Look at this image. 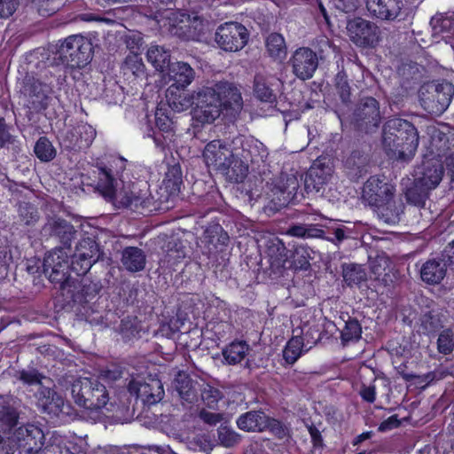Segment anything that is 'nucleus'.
<instances>
[{"label":"nucleus","instance_id":"f257e3e1","mask_svg":"<svg viewBox=\"0 0 454 454\" xmlns=\"http://www.w3.org/2000/svg\"><path fill=\"white\" fill-rule=\"evenodd\" d=\"M243 108V99L237 86L218 82L196 91L193 118L202 124L212 123L221 115L235 118Z\"/></svg>","mask_w":454,"mask_h":454},{"label":"nucleus","instance_id":"f03ea898","mask_svg":"<svg viewBox=\"0 0 454 454\" xmlns=\"http://www.w3.org/2000/svg\"><path fill=\"white\" fill-rule=\"evenodd\" d=\"M383 145L391 157L409 160L419 145L418 131L405 120L391 119L384 126Z\"/></svg>","mask_w":454,"mask_h":454},{"label":"nucleus","instance_id":"7ed1b4c3","mask_svg":"<svg viewBox=\"0 0 454 454\" xmlns=\"http://www.w3.org/2000/svg\"><path fill=\"white\" fill-rule=\"evenodd\" d=\"M98 186L102 191L103 195L108 199L114 200L121 206L129 207L132 210L145 213L151 211L153 199L146 190H137L134 185L132 189L117 190L116 181L110 170L106 168L98 169Z\"/></svg>","mask_w":454,"mask_h":454},{"label":"nucleus","instance_id":"20e7f679","mask_svg":"<svg viewBox=\"0 0 454 454\" xmlns=\"http://www.w3.org/2000/svg\"><path fill=\"white\" fill-rule=\"evenodd\" d=\"M394 192L395 187L378 176H371L364 184L363 191L364 197L371 205L380 209L381 218L387 224L397 223L400 214L403 212L401 205L399 208H395L394 211L389 210Z\"/></svg>","mask_w":454,"mask_h":454},{"label":"nucleus","instance_id":"39448f33","mask_svg":"<svg viewBox=\"0 0 454 454\" xmlns=\"http://www.w3.org/2000/svg\"><path fill=\"white\" fill-rule=\"evenodd\" d=\"M71 394L77 405L93 411L106 408L110 400L106 387L98 378L75 380L71 387Z\"/></svg>","mask_w":454,"mask_h":454},{"label":"nucleus","instance_id":"423d86ee","mask_svg":"<svg viewBox=\"0 0 454 454\" xmlns=\"http://www.w3.org/2000/svg\"><path fill=\"white\" fill-rule=\"evenodd\" d=\"M160 27L184 39L194 40L203 30V21L198 16H190L179 11L168 9L157 16Z\"/></svg>","mask_w":454,"mask_h":454},{"label":"nucleus","instance_id":"0eeeda50","mask_svg":"<svg viewBox=\"0 0 454 454\" xmlns=\"http://www.w3.org/2000/svg\"><path fill=\"white\" fill-rule=\"evenodd\" d=\"M56 55L67 67H82L92 59V43L82 35H72L60 42Z\"/></svg>","mask_w":454,"mask_h":454},{"label":"nucleus","instance_id":"6e6552de","mask_svg":"<svg viewBox=\"0 0 454 454\" xmlns=\"http://www.w3.org/2000/svg\"><path fill=\"white\" fill-rule=\"evenodd\" d=\"M233 144L240 145L233 148L236 159L233 166L234 182L239 183L247 174L248 162L256 161L258 158L262 159L266 155V150L261 142L252 137H237Z\"/></svg>","mask_w":454,"mask_h":454},{"label":"nucleus","instance_id":"1a4fd4ad","mask_svg":"<svg viewBox=\"0 0 454 454\" xmlns=\"http://www.w3.org/2000/svg\"><path fill=\"white\" fill-rule=\"evenodd\" d=\"M453 95L454 86L449 82L428 83L419 90L422 107L432 114H442L450 106Z\"/></svg>","mask_w":454,"mask_h":454},{"label":"nucleus","instance_id":"9d476101","mask_svg":"<svg viewBox=\"0 0 454 454\" xmlns=\"http://www.w3.org/2000/svg\"><path fill=\"white\" fill-rule=\"evenodd\" d=\"M202 156L207 167L221 170L234 180L233 166L236 159L233 148L231 149L221 140H213L206 145Z\"/></svg>","mask_w":454,"mask_h":454},{"label":"nucleus","instance_id":"9b49d317","mask_svg":"<svg viewBox=\"0 0 454 454\" xmlns=\"http://www.w3.org/2000/svg\"><path fill=\"white\" fill-rule=\"evenodd\" d=\"M347 33L349 39L362 48H375L380 41L379 27L364 19L355 18L347 23Z\"/></svg>","mask_w":454,"mask_h":454},{"label":"nucleus","instance_id":"f8f14e48","mask_svg":"<svg viewBox=\"0 0 454 454\" xmlns=\"http://www.w3.org/2000/svg\"><path fill=\"white\" fill-rule=\"evenodd\" d=\"M249 34L247 29L238 22H226L221 25L215 33V42L225 51H238L243 49Z\"/></svg>","mask_w":454,"mask_h":454},{"label":"nucleus","instance_id":"ddd939ff","mask_svg":"<svg viewBox=\"0 0 454 454\" xmlns=\"http://www.w3.org/2000/svg\"><path fill=\"white\" fill-rule=\"evenodd\" d=\"M21 454H35L43 445L44 433L35 424L27 423L15 429L12 433Z\"/></svg>","mask_w":454,"mask_h":454},{"label":"nucleus","instance_id":"4468645a","mask_svg":"<svg viewBox=\"0 0 454 454\" xmlns=\"http://www.w3.org/2000/svg\"><path fill=\"white\" fill-rule=\"evenodd\" d=\"M99 257V248L98 244L91 239H82L71 262V270L77 275H84L98 261Z\"/></svg>","mask_w":454,"mask_h":454},{"label":"nucleus","instance_id":"2eb2a0df","mask_svg":"<svg viewBox=\"0 0 454 454\" xmlns=\"http://www.w3.org/2000/svg\"><path fill=\"white\" fill-rule=\"evenodd\" d=\"M129 392L140 398L143 403L147 404H154L160 402L163 395L164 390L160 380L149 378L144 380L141 378L133 379L129 384Z\"/></svg>","mask_w":454,"mask_h":454},{"label":"nucleus","instance_id":"dca6fc26","mask_svg":"<svg viewBox=\"0 0 454 454\" xmlns=\"http://www.w3.org/2000/svg\"><path fill=\"white\" fill-rule=\"evenodd\" d=\"M67 257L63 248L55 249L45 256L43 270L51 282H61L67 278V271L71 269Z\"/></svg>","mask_w":454,"mask_h":454},{"label":"nucleus","instance_id":"f3484780","mask_svg":"<svg viewBox=\"0 0 454 454\" xmlns=\"http://www.w3.org/2000/svg\"><path fill=\"white\" fill-rule=\"evenodd\" d=\"M291 63L294 74L301 80H307L311 78L317 70L318 59L312 50L301 47L294 52Z\"/></svg>","mask_w":454,"mask_h":454},{"label":"nucleus","instance_id":"a211bd4d","mask_svg":"<svg viewBox=\"0 0 454 454\" xmlns=\"http://www.w3.org/2000/svg\"><path fill=\"white\" fill-rule=\"evenodd\" d=\"M380 106L373 98H365L362 100L355 113L356 125L366 132L372 131L380 122Z\"/></svg>","mask_w":454,"mask_h":454},{"label":"nucleus","instance_id":"6ab92c4d","mask_svg":"<svg viewBox=\"0 0 454 454\" xmlns=\"http://www.w3.org/2000/svg\"><path fill=\"white\" fill-rule=\"evenodd\" d=\"M443 172L442 164L438 159L426 160L416 171L415 180L417 184L429 192L438 186Z\"/></svg>","mask_w":454,"mask_h":454},{"label":"nucleus","instance_id":"aec40b11","mask_svg":"<svg viewBox=\"0 0 454 454\" xmlns=\"http://www.w3.org/2000/svg\"><path fill=\"white\" fill-rule=\"evenodd\" d=\"M333 173V168L329 163L321 159L316 160L310 167L304 181L305 189L308 192H319L325 184Z\"/></svg>","mask_w":454,"mask_h":454},{"label":"nucleus","instance_id":"412c9836","mask_svg":"<svg viewBox=\"0 0 454 454\" xmlns=\"http://www.w3.org/2000/svg\"><path fill=\"white\" fill-rule=\"evenodd\" d=\"M167 73L163 74L165 83L173 82L171 86L185 89L195 77V72L191 66L185 62L178 61L172 63L167 67Z\"/></svg>","mask_w":454,"mask_h":454},{"label":"nucleus","instance_id":"4be33fe9","mask_svg":"<svg viewBox=\"0 0 454 454\" xmlns=\"http://www.w3.org/2000/svg\"><path fill=\"white\" fill-rule=\"evenodd\" d=\"M366 8L371 15L383 20H395L403 8L401 0H367Z\"/></svg>","mask_w":454,"mask_h":454},{"label":"nucleus","instance_id":"5701e85b","mask_svg":"<svg viewBox=\"0 0 454 454\" xmlns=\"http://www.w3.org/2000/svg\"><path fill=\"white\" fill-rule=\"evenodd\" d=\"M37 403L43 411L52 416H59L63 412L65 406L64 399L60 395L42 386L37 391Z\"/></svg>","mask_w":454,"mask_h":454},{"label":"nucleus","instance_id":"b1692460","mask_svg":"<svg viewBox=\"0 0 454 454\" xmlns=\"http://www.w3.org/2000/svg\"><path fill=\"white\" fill-rule=\"evenodd\" d=\"M95 129L88 123H80L70 129L66 136L69 146L79 149L89 147L96 137Z\"/></svg>","mask_w":454,"mask_h":454},{"label":"nucleus","instance_id":"393cba45","mask_svg":"<svg viewBox=\"0 0 454 454\" xmlns=\"http://www.w3.org/2000/svg\"><path fill=\"white\" fill-rule=\"evenodd\" d=\"M196 91L194 93H187L184 89L169 86L167 90L166 98L168 106L175 112H184L192 106H195Z\"/></svg>","mask_w":454,"mask_h":454},{"label":"nucleus","instance_id":"a878e982","mask_svg":"<svg viewBox=\"0 0 454 454\" xmlns=\"http://www.w3.org/2000/svg\"><path fill=\"white\" fill-rule=\"evenodd\" d=\"M314 251L307 246H298L292 253L291 259L283 262L282 267L293 270H307L310 260L314 258Z\"/></svg>","mask_w":454,"mask_h":454},{"label":"nucleus","instance_id":"bb28decb","mask_svg":"<svg viewBox=\"0 0 454 454\" xmlns=\"http://www.w3.org/2000/svg\"><path fill=\"white\" fill-rule=\"evenodd\" d=\"M237 426L246 432H262L268 426V418L260 411H247L238 418Z\"/></svg>","mask_w":454,"mask_h":454},{"label":"nucleus","instance_id":"cd10ccee","mask_svg":"<svg viewBox=\"0 0 454 454\" xmlns=\"http://www.w3.org/2000/svg\"><path fill=\"white\" fill-rule=\"evenodd\" d=\"M317 342V338L312 337V340H307L304 342L299 334H294L287 342L283 356L288 364H294L301 356L302 353L309 350Z\"/></svg>","mask_w":454,"mask_h":454},{"label":"nucleus","instance_id":"c85d7f7f","mask_svg":"<svg viewBox=\"0 0 454 454\" xmlns=\"http://www.w3.org/2000/svg\"><path fill=\"white\" fill-rule=\"evenodd\" d=\"M145 262V254L138 247H129L122 251L121 262L128 271L137 272L144 270Z\"/></svg>","mask_w":454,"mask_h":454},{"label":"nucleus","instance_id":"c756f323","mask_svg":"<svg viewBox=\"0 0 454 454\" xmlns=\"http://www.w3.org/2000/svg\"><path fill=\"white\" fill-rule=\"evenodd\" d=\"M146 59L157 71L164 74L170 65V51L163 46L151 44L146 51Z\"/></svg>","mask_w":454,"mask_h":454},{"label":"nucleus","instance_id":"7c9ffc66","mask_svg":"<svg viewBox=\"0 0 454 454\" xmlns=\"http://www.w3.org/2000/svg\"><path fill=\"white\" fill-rule=\"evenodd\" d=\"M446 274V263L442 261L428 260L420 270L421 278L428 284H438Z\"/></svg>","mask_w":454,"mask_h":454},{"label":"nucleus","instance_id":"2f4dec72","mask_svg":"<svg viewBox=\"0 0 454 454\" xmlns=\"http://www.w3.org/2000/svg\"><path fill=\"white\" fill-rule=\"evenodd\" d=\"M45 231L58 237L64 245L69 244L75 233L73 225L59 218L50 220L45 226Z\"/></svg>","mask_w":454,"mask_h":454},{"label":"nucleus","instance_id":"473e14b6","mask_svg":"<svg viewBox=\"0 0 454 454\" xmlns=\"http://www.w3.org/2000/svg\"><path fill=\"white\" fill-rule=\"evenodd\" d=\"M431 25L434 34L447 33L442 39L449 43L454 51V15L436 16L431 20Z\"/></svg>","mask_w":454,"mask_h":454},{"label":"nucleus","instance_id":"72a5a7b5","mask_svg":"<svg viewBox=\"0 0 454 454\" xmlns=\"http://www.w3.org/2000/svg\"><path fill=\"white\" fill-rule=\"evenodd\" d=\"M273 77L256 74L254 77V96L262 102L273 103L276 96L270 88Z\"/></svg>","mask_w":454,"mask_h":454},{"label":"nucleus","instance_id":"f704fd0d","mask_svg":"<svg viewBox=\"0 0 454 454\" xmlns=\"http://www.w3.org/2000/svg\"><path fill=\"white\" fill-rule=\"evenodd\" d=\"M249 350L245 341H233L223 349V356L228 364H237L247 356Z\"/></svg>","mask_w":454,"mask_h":454},{"label":"nucleus","instance_id":"c9c22d12","mask_svg":"<svg viewBox=\"0 0 454 454\" xmlns=\"http://www.w3.org/2000/svg\"><path fill=\"white\" fill-rule=\"evenodd\" d=\"M174 384L184 401L192 403L195 399L196 387L187 374L179 372L175 379Z\"/></svg>","mask_w":454,"mask_h":454},{"label":"nucleus","instance_id":"e433bc0d","mask_svg":"<svg viewBox=\"0 0 454 454\" xmlns=\"http://www.w3.org/2000/svg\"><path fill=\"white\" fill-rule=\"evenodd\" d=\"M266 49L270 57L276 59H284L286 56L287 49L285 38L282 35L272 33L266 38Z\"/></svg>","mask_w":454,"mask_h":454},{"label":"nucleus","instance_id":"4c0bfd02","mask_svg":"<svg viewBox=\"0 0 454 454\" xmlns=\"http://www.w3.org/2000/svg\"><path fill=\"white\" fill-rule=\"evenodd\" d=\"M323 233L322 230L306 224L293 225L286 231V234L288 236L303 239L320 238L323 236Z\"/></svg>","mask_w":454,"mask_h":454},{"label":"nucleus","instance_id":"58836bf2","mask_svg":"<svg viewBox=\"0 0 454 454\" xmlns=\"http://www.w3.org/2000/svg\"><path fill=\"white\" fill-rule=\"evenodd\" d=\"M343 278L348 285H358L366 279V272L362 266L349 264L343 268Z\"/></svg>","mask_w":454,"mask_h":454},{"label":"nucleus","instance_id":"ea45409f","mask_svg":"<svg viewBox=\"0 0 454 454\" xmlns=\"http://www.w3.org/2000/svg\"><path fill=\"white\" fill-rule=\"evenodd\" d=\"M145 64L142 59L136 54H130L126 58L123 71L126 75L133 74L135 77H142L145 74Z\"/></svg>","mask_w":454,"mask_h":454},{"label":"nucleus","instance_id":"a19ab883","mask_svg":"<svg viewBox=\"0 0 454 454\" xmlns=\"http://www.w3.org/2000/svg\"><path fill=\"white\" fill-rule=\"evenodd\" d=\"M427 193L428 191L420 186L419 184H417L415 180L413 186L406 190L405 197L409 203L421 207L427 198Z\"/></svg>","mask_w":454,"mask_h":454},{"label":"nucleus","instance_id":"79ce46f5","mask_svg":"<svg viewBox=\"0 0 454 454\" xmlns=\"http://www.w3.org/2000/svg\"><path fill=\"white\" fill-rule=\"evenodd\" d=\"M362 328L356 319H349L345 323V326L341 331V340L343 343L356 341L360 339Z\"/></svg>","mask_w":454,"mask_h":454},{"label":"nucleus","instance_id":"37998d69","mask_svg":"<svg viewBox=\"0 0 454 454\" xmlns=\"http://www.w3.org/2000/svg\"><path fill=\"white\" fill-rule=\"evenodd\" d=\"M35 454H73L66 446V440L62 436H53L51 442Z\"/></svg>","mask_w":454,"mask_h":454},{"label":"nucleus","instance_id":"c03bdc74","mask_svg":"<svg viewBox=\"0 0 454 454\" xmlns=\"http://www.w3.org/2000/svg\"><path fill=\"white\" fill-rule=\"evenodd\" d=\"M222 397L221 391L208 384L204 385L201 388V399L210 409H215Z\"/></svg>","mask_w":454,"mask_h":454},{"label":"nucleus","instance_id":"a18cd8bd","mask_svg":"<svg viewBox=\"0 0 454 454\" xmlns=\"http://www.w3.org/2000/svg\"><path fill=\"white\" fill-rule=\"evenodd\" d=\"M35 153L42 161H50L55 156V150L47 138L41 137L35 145Z\"/></svg>","mask_w":454,"mask_h":454},{"label":"nucleus","instance_id":"49530a36","mask_svg":"<svg viewBox=\"0 0 454 454\" xmlns=\"http://www.w3.org/2000/svg\"><path fill=\"white\" fill-rule=\"evenodd\" d=\"M437 349L441 354L449 355L454 349V332L450 329L443 330L437 339Z\"/></svg>","mask_w":454,"mask_h":454},{"label":"nucleus","instance_id":"de8ad7c7","mask_svg":"<svg viewBox=\"0 0 454 454\" xmlns=\"http://www.w3.org/2000/svg\"><path fill=\"white\" fill-rule=\"evenodd\" d=\"M18 449L17 440L12 433L0 431V454H14Z\"/></svg>","mask_w":454,"mask_h":454},{"label":"nucleus","instance_id":"09e8293b","mask_svg":"<svg viewBox=\"0 0 454 454\" xmlns=\"http://www.w3.org/2000/svg\"><path fill=\"white\" fill-rule=\"evenodd\" d=\"M18 422V414L12 408H3L0 410V424L4 430L12 432V429Z\"/></svg>","mask_w":454,"mask_h":454},{"label":"nucleus","instance_id":"8fccbe9b","mask_svg":"<svg viewBox=\"0 0 454 454\" xmlns=\"http://www.w3.org/2000/svg\"><path fill=\"white\" fill-rule=\"evenodd\" d=\"M155 123L160 131L169 134L172 130L173 122L169 116L166 114V109L158 106L155 111Z\"/></svg>","mask_w":454,"mask_h":454},{"label":"nucleus","instance_id":"3c124183","mask_svg":"<svg viewBox=\"0 0 454 454\" xmlns=\"http://www.w3.org/2000/svg\"><path fill=\"white\" fill-rule=\"evenodd\" d=\"M218 438L221 444L224 447H232L240 441V435L227 427H223L219 430Z\"/></svg>","mask_w":454,"mask_h":454},{"label":"nucleus","instance_id":"603ef678","mask_svg":"<svg viewBox=\"0 0 454 454\" xmlns=\"http://www.w3.org/2000/svg\"><path fill=\"white\" fill-rule=\"evenodd\" d=\"M38 6L39 12L44 14L55 12L60 6L61 1L59 0H32Z\"/></svg>","mask_w":454,"mask_h":454},{"label":"nucleus","instance_id":"864d4df0","mask_svg":"<svg viewBox=\"0 0 454 454\" xmlns=\"http://www.w3.org/2000/svg\"><path fill=\"white\" fill-rule=\"evenodd\" d=\"M16 0H0V18L11 16L16 10Z\"/></svg>","mask_w":454,"mask_h":454},{"label":"nucleus","instance_id":"5fc2aeb1","mask_svg":"<svg viewBox=\"0 0 454 454\" xmlns=\"http://www.w3.org/2000/svg\"><path fill=\"white\" fill-rule=\"evenodd\" d=\"M20 216L23 217L27 224L35 221L37 218L36 210L27 204L20 207Z\"/></svg>","mask_w":454,"mask_h":454},{"label":"nucleus","instance_id":"6e6d98bb","mask_svg":"<svg viewBox=\"0 0 454 454\" xmlns=\"http://www.w3.org/2000/svg\"><path fill=\"white\" fill-rule=\"evenodd\" d=\"M399 425L400 421L398 419L397 415H392L380 423V425L379 426V431L387 432L398 427Z\"/></svg>","mask_w":454,"mask_h":454},{"label":"nucleus","instance_id":"4d7b16f0","mask_svg":"<svg viewBox=\"0 0 454 454\" xmlns=\"http://www.w3.org/2000/svg\"><path fill=\"white\" fill-rule=\"evenodd\" d=\"M14 141L12 136L8 132L6 125L0 120V146H7Z\"/></svg>","mask_w":454,"mask_h":454},{"label":"nucleus","instance_id":"13d9d810","mask_svg":"<svg viewBox=\"0 0 454 454\" xmlns=\"http://www.w3.org/2000/svg\"><path fill=\"white\" fill-rule=\"evenodd\" d=\"M20 379L24 383L28 384V385L40 383L39 375L35 371H22V372H20Z\"/></svg>","mask_w":454,"mask_h":454},{"label":"nucleus","instance_id":"bf43d9fd","mask_svg":"<svg viewBox=\"0 0 454 454\" xmlns=\"http://www.w3.org/2000/svg\"><path fill=\"white\" fill-rule=\"evenodd\" d=\"M360 395L363 398V400H364L368 403H373L376 398L375 387L372 385L363 386L360 390Z\"/></svg>","mask_w":454,"mask_h":454},{"label":"nucleus","instance_id":"052dcab7","mask_svg":"<svg viewBox=\"0 0 454 454\" xmlns=\"http://www.w3.org/2000/svg\"><path fill=\"white\" fill-rule=\"evenodd\" d=\"M359 0H336V7L344 12H350L356 9Z\"/></svg>","mask_w":454,"mask_h":454},{"label":"nucleus","instance_id":"680f3d73","mask_svg":"<svg viewBox=\"0 0 454 454\" xmlns=\"http://www.w3.org/2000/svg\"><path fill=\"white\" fill-rule=\"evenodd\" d=\"M422 325L425 331H427V333H431L438 328L439 324L438 320L434 318L431 314H427L424 316L422 319Z\"/></svg>","mask_w":454,"mask_h":454},{"label":"nucleus","instance_id":"e2e57ef3","mask_svg":"<svg viewBox=\"0 0 454 454\" xmlns=\"http://www.w3.org/2000/svg\"><path fill=\"white\" fill-rule=\"evenodd\" d=\"M201 419L208 424L215 425L223 419V415L202 411L200 414Z\"/></svg>","mask_w":454,"mask_h":454},{"label":"nucleus","instance_id":"0e129e2a","mask_svg":"<svg viewBox=\"0 0 454 454\" xmlns=\"http://www.w3.org/2000/svg\"><path fill=\"white\" fill-rule=\"evenodd\" d=\"M294 333L299 334L304 342H307V340H312V337L317 338V340L319 338V334L317 330L308 328V327H304V328L301 329V331L299 333H298V330L296 329L294 331Z\"/></svg>","mask_w":454,"mask_h":454},{"label":"nucleus","instance_id":"69168bd1","mask_svg":"<svg viewBox=\"0 0 454 454\" xmlns=\"http://www.w3.org/2000/svg\"><path fill=\"white\" fill-rule=\"evenodd\" d=\"M444 253L448 258L449 264L454 266V241L446 247Z\"/></svg>","mask_w":454,"mask_h":454},{"label":"nucleus","instance_id":"338daca9","mask_svg":"<svg viewBox=\"0 0 454 454\" xmlns=\"http://www.w3.org/2000/svg\"><path fill=\"white\" fill-rule=\"evenodd\" d=\"M153 138L157 147L164 149L167 145V137L163 135L154 134Z\"/></svg>","mask_w":454,"mask_h":454},{"label":"nucleus","instance_id":"774afa93","mask_svg":"<svg viewBox=\"0 0 454 454\" xmlns=\"http://www.w3.org/2000/svg\"><path fill=\"white\" fill-rule=\"evenodd\" d=\"M309 434L314 445H319L322 441L320 432L317 428L309 427Z\"/></svg>","mask_w":454,"mask_h":454}]
</instances>
